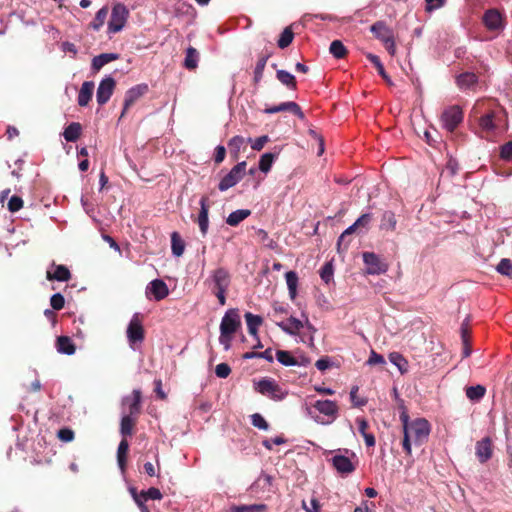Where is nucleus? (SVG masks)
I'll return each instance as SVG.
<instances>
[{
	"label": "nucleus",
	"instance_id": "obj_62",
	"mask_svg": "<svg viewBox=\"0 0 512 512\" xmlns=\"http://www.w3.org/2000/svg\"><path fill=\"white\" fill-rule=\"evenodd\" d=\"M332 365V362L329 357H322L318 359L315 363V366L320 371H325L328 368H330Z\"/></svg>",
	"mask_w": 512,
	"mask_h": 512
},
{
	"label": "nucleus",
	"instance_id": "obj_6",
	"mask_svg": "<svg viewBox=\"0 0 512 512\" xmlns=\"http://www.w3.org/2000/svg\"><path fill=\"white\" fill-rule=\"evenodd\" d=\"M313 407L322 415L321 417L315 418V421L321 425L333 423L339 415V407L337 403L332 400H317Z\"/></svg>",
	"mask_w": 512,
	"mask_h": 512
},
{
	"label": "nucleus",
	"instance_id": "obj_1",
	"mask_svg": "<svg viewBox=\"0 0 512 512\" xmlns=\"http://www.w3.org/2000/svg\"><path fill=\"white\" fill-rule=\"evenodd\" d=\"M400 420L403 426L402 446L407 455L412 454V444L422 445L428 440L431 432V425L425 418H416L410 420L406 411L400 414Z\"/></svg>",
	"mask_w": 512,
	"mask_h": 512
},
{
	"label": "nucleus",
	"instance_id": "obj_59",
	"mask_svg": "<svg viewBox=\"0 0 512 512\" xmlns=\"http://www.w3.org/2000/svg\"><path fill=\"white\" fill-rule=\"evenodd\" d=\"M446 0H426V11L432 12L444 6Z\"/></svg>",
	"mask_w": 512,
	"mask_h": 512
},
{
	"label": "nucleus",
	"instance_id": "obj_24",
	"mask_svg": "<svg viewBox=\"0 0 512 512\" xmlns=\"http://www.w3.org/2000/svg\"><path fill=\"white\" fill-rule=\"evenodd\" d=\"M56 348L59 353L65 355H73L76 350L73 341L67 336L57 338Z\"/></svg>",
	"mask_w": 512,
	"mask_h": 512
},
{
	"label": "nucleus",
	"instance_id": "obj_60",
	"mask_svg": "<svg viewBox=\"0 0 512 512\" xmlns=\"http://www.w3.org/2000/svg\"><path fill=\"white\" fill-rule=\"evenodd\" d=\"M58 437L64 442H70L74 439V432L68 428L60 429L58 432Z\"/></svg>",
	"mask_w": 512,
	"mask_h": 512
},
{
	"label": "nucleus",
	"instance_id": "obj_42",
	"mask_svg": "<svg viewBox=\"0 0 512 512\" xmlns=\"http://www.w3.org/2000/svg\"><path fill=\"white\" fill-rule=\"evenodd\" d=\"M277 79L288 88H295L296 87V81L294 75H292L290 72L286 70H277L276 73Z\"/></svg>",
	"mask_w": 512,
	"mask_h": 512
},
{
	"label": "nucleus",
	"instance_id": "obj_34",
	"mask_svg": "<svg viewBox=\"0 0 512 512\" xmlns=\"http://www.w3.org/2000/svg\"><path fill=\"white\" fill-rule=\"evenodd\" d=\"M486 393V388L483 385L469 386L466 388V396L472 402L480 401Z\"/></svg>",
	"mask_w": 512,
	"mask_h": 512
},
{
	"label": "nucleus",
	"instance_id": "obj_29",
	"mask_svg": "<svg viewBox=\"0 0 512 512\" xmlns=\"http://www.w3.org/2000/svg\"><path fill=\"white\" fill-rule=\"evenodd\" d=\"M397 220L392 211H385L381 217L380 228L386 231H394L396 229Z\"/></svg>",
	"mask_w": 512,
	"mask_h": 512
},
{
	"label": "nucleus",
	"instance_id": "obj_31",
	"mask_svg": "<svg viewBox=\"0 0 512 512\" xmlns=\"http://www.w3.org/2000/svg\"><path fill=\"white\" fill-rule=\"evenodd\" d=\"M199 61V53L193 47H188L184 59V67L189 70L197 68Z\"/></svg>",
	"mask_w": 512,
	"mask_h": 512
},
{
	"label": "nucleus",
	"instance_id": "obj_45",
	"mask_svg": "<svg viewBox=\"0 0 512 512\" xmlns=\"http://www.w3.org/2000/svg\"><path fill=\"white\" fill-rule=\"evenodd\" d=\"M330 53L337 59H341L346 55V48L340 40H334L330 44Z\"/></svg>",
	"mask_w": 512,
	"mask_h": 512
},
{
	"label": "nucleus",
	"instance_id": "obj_7",
	"mask_svg": "<svg viewBox=\"0 0 512 512\" xmlns=\"http://www.w3.org/2000/svg\"><path fill=\"white\" fill-rule=\"evenodd\" d=\"M127 340L132 350H137L144 340V327L139 313H135L128 324L126 330Z\"/></svg>",
	"mask_w": 512,
	"mask_h": 512
},
{
	"label": "nucleus",
	"instance_id": "obj_46",
	"mask_svg": "<svg viewBox=\"0 0 512 512\" xmlns=\"http://www.w3.org/2000/svg\"><path fill=\"white\" fill-rule=\"evenodd\" d=\"M107 15H108V9H107V7H103V8H101V9L96 13V16H95L94 20L91 22V24H90V25H91V27H92L94 30H96V31H97V30H99V29L103 26V24H104V22H105V20H106Z\"/></svg>",
	"mask_w": 512,
	"mask_h": 512
},
{
	"label": "nucleus",
	"instance_id": "obj_9",
	"mask_svg": "<svg viewBox=\"0 0 512 512\" xmlns=\"http://www.w3.org/2000/svg\"><path fill=\"white\" fill-rule=\"evenodd\" d=\"M482 22L487 30L491 32H501L505 29V16L496 8L485 11Z\"/></svg>",
	"mask_w": 512,
	"mask_h": 512
},
{
	"label": "nucleus",
	"instance_id": "obj_4",
	"mask_svg": "<svg viewBox=\"0 0 512 512\" xmlns=\"http://www.w3.org/2000/svg\"><path fill=\"white\" fill-rule=\"evenodd\" d=\"M277 326L289 335L298 336L299 341L313 345L315 328L308 321L304 323L295 317H290L285 321L277 322Z\"/></svg>",
	"mask_w": 512,
	"mask_h": 512
},
{
	"label": "nucleus",
	"instance_id": "obj_8",
	"mask_svg": "<svg viewBox=\"0 0 512 512\" xmlns=\"http://www.w3.org/2000/svg\"><path fill=\"white\" fill-rule=\"evenodd\" d=\"M128 16L129 11L124 4L118 3L114 5L108 22V33L115 34L120 32L124 28Z\"/></svg>",
	"mask_w": 512,
	"mask_h": 512
},
{
	"label": "nucleus",
	"instance_id": "obj_5",
	"mask_svg": "<svg viewBox=\"0 0 512 512\" xmlns=\"http://www.w3.org/2000/svg\"><path fill=\"white\" fill-rule=\"evenodd\" d=\"M254 389L275 401H281L288 395V391L283 389L275 380L266 377L254 381Z\"/></svg>",
	"mask_w": 512,
	"mask_h": 512
},
{
	"label": "nucleus",
	"instance_id": "obj_50",
	"mask_svg": "<svg viewBox=\"0 0 512 512\" xmlns=\"http://www.w3.org/2000/svg\"><path fill=\"white\" fill-rule=\"evenodd\" d=\"M251 423L254 427H256L260 430L267 431L269 428L267 421L259 413H255V414L251 415Z\"/></svg>",
	"mask_w": 512,
	"mask_h": 512
},
{
	"label": "nucleus",
	"instance_id": "obj_48",
	"mask_svg": "<svg viewBox=\"0 0 512 512\" xmlns=\"http://www.w3.org/2000/svg\"><path fill=\"white\" fill-rule=\"evenodd\" d=\"M294 35L290 28H285L280 35L278 40V46L281 49L288 47L293 41Z\"/></svg>",
	"mask_w": 512,
	"mask_h": 512
},
{
	"label": "nucleus",
	"instance_id": "obj_3",
	"mask_svg": "<svg viewBox=\"0 0 512 512\" xmlns=\"http://www.w3.org/2000/svg\"><path fill=\"white\" fill-rule=\"evenodd\" d=\"M231 283V276L225 268H217L205 280V284L217 297L220 305L226 304V293Z\"/></svg>",
	"mask_w": 512,
	"mask_h": 512
},
{
	"label": "nucleus",
	"instance_id": "obj_18",
	"mask_svg": "<svg viewBox=\"0 0 512 512\" xmlns=\"http://www.w3.org/2000/svg\"><path fill=\"white\" fill-rule=\"evenodd\" d=\"M282 111H290V112L294 113L295 115H297L300 119L304 118V114H303L300 106L293 101L283 102L279 105L272 106V107L265 109V113H267V114H274V113H278V112H282Z\"/></svg>",
	"mask_w": 512,
	"mask_h": 512
},
{
	"label": "nucleus",
	"instance_id": "obj_52",
	"mask_svg": "<svg viewBox=\"0 0 512 512\" xmlns=\"http://www.w3.org/2000/svg\"><path fill=\"white\" fill-rule=\"evenodd\" d=\"M141 497L143 501H146L148 499L151 500H160L162 499V493L158 488L151 487L147 491H143L141 493Z\"/></svg>",
	"mask_w": 512,
	"mask_h": 512
},
{
	"label": "nucleus",
	"instance_id": "obj_56",
	"mask_svg": "<svg viewBox=\"0 0 512 512\" xmlns=\"http://www.w3.org/2000/svg\"><path fill=\"white\" fill-rule=\"evenodd\" d=\"M231 373V368L226 363H220L215 368V374L219 378H227Z\"/></svg>",
	"mask_w": 512,
	"mask_h": 512
},
{
	"label": "nucleus",
	"instance_id": "obj_37",
	"mask_svg": "<svg viewBox=\"0 0 512 512\" xmlns=\"http://www.w3.org/2000/svg\"><path fill=\"white\" fill-rule=\"evenodd\" d=\"M277 157L278 153H264L263 155H261L259 160V169L263 173H268Z\"/></svg>",
	"mask_w": 512,
	"mask_h": 512
},
{
	"label": "nucleus",
	"instance_id": "obj_49",
	"mask_svg": "<svg viewBox=\"0 0 512 512\" xmlns=\"http://www.w3.org/2000/svg\"><path fill=\"white\" fill-rule=\"evenodd\" d=\"M245 142V139L242 136H234L232 139H230L228 143V147L232 153H234L235 156L238 155L240 152L243 144Z\"/></svg>",
	"mask_w": 512,
	"mask_h": 512
},
{
	"label": "nucleus",
	"instance_id": "obj_39",
	"mask_svg": "<svg viewBox=\"0 0 512 512\" xmlns=\"http://www.w3.org/2000/svg\"><path fill=\"white\" fill-rule=\"evenodd\" d=\"M285 279L289 291V296L294 299L297 295L298 276L294 271H288L285 274Z\"/></svg>",
	"mask_w": 512,
	"mask_h": 512
},
{
	"label": "nucleus",
	"instance_id": "obj_47",
	"mask_svg": "<svg viewBox=\"0 0 512 512\" xmlns=\"http://www.w3.org/2000/svg\"><path fill=\"white\" fill-rule=\"evenodd\" d=\"M320 277L326 284L333 281L334 268L331 262H327L322 266L320 270Z\"/></svg>",
	"mask_w": 512,
	"mask_h": 512
},
{
	"label": "nucleus",
	"instance_id": "obj_23",
	"mask_svg": "<svg viewBox=\"0 0 512 512\" xmlns=\"http://www.w3.org/2000/svg\"><path fill=\"white\" fill-rule=\"evenodd\" d=\"M128 450H129V444H128L127 440L126 439L121 440V442L118 445V449H117V465L123 475L126 472Z\"/></svg>",
	"mask_w": 512,
	"mask_h": 512
},
{
	"label": "nucleus",
	"instance_id": "obj_26",
	"mask_svg": "<svg viewBox=\"0 0 512 512\" xmlns=\"http://www.w3.org/2000/svg\"><path fill=\"white\" fill-rule=\"evenodd\" d=\"M245 320L247 324L248 333L251 336H254L257 338V331L260 325L262 324V318L258 315H254L250 312H247L245 314Z\"/></svg>",
	"mask_w": 512,
	"mask_h": 512
},
{
	"label": "nucleus",
	"instance_id": "obj_17",
	"mask_svg": "<svg viewBox=\"0 0 512 512\" xmlns=\"http://www.w3.org/2000/svg\"><path fill=\"white\" fill-rule=\"evenodd\" d=\"M141 393L139 390H133L130 396L123 399V410H127L130 415H136L140 410Z\"/></svg>",
	"mask_w": 512,
	"mask_h": 512
},
{
	"label": "nucleus",
	"instance_id": "obj_28",
	"mask_svg": "<svg viewBox=\"0 0 512 512\" xmlns=\"http://www.w3.org/2000/svg\"><path fill=\"white\" fill-rule=\"evenodd\" d=\"M118 58L117 54L114 53H103L98 56H95L92 60V68L94 70H100L106 64L116 60Z\"/></svg>",
	"mask_w": 512,
	"mask_h": 512
},
{
	"label": "nucleus",
	"instance_id": "obj_14",
	"mask_svg": "<svg viewBox=\"0 0 512 512\" xmlns=\"http://www.w3.org/2000/svg\"><path fill=\"white\" fill-rule=\"evenodd\" d=\"M145 294L148 299L161 301L168 296L169 289L163 280L154 279L146 286Z\"/></svg>",
	"mask_w": 512,
	"mask_h": 512
},
{
	"label": "nucleus",
	"instance_id": "obj_20",
	"mask_svg": "<svg viewBox=\"0 0 512 512\" xmlns=\"http://www.w3.org/2000/svg\"><path fill=\"white\" fill-rule=\"evenodd\" d=\"M52 268H54V271L51 269L47 270V279L48 280H56L60 282H66L70 279L71 274L69 269L64 265H52Z\"/></svg>",
	"mask_w": 512,
	"mask_h": 512
},
{
	"label": "nucleus",
	"instance_id": "obj_61",
	"mask_svg": "<svg viewBox=\"0 0 512 512\" xmlns=\"http://www.w3.org/2000/svg\"><path fill=\"white\" fill-rule=\"evenodd\" d=\"M302 508L306 511V512H319L320 510V504L318 502L317 499L313 498L311 499V502H310V506H308L306 504V502L303 500L302 501Z\"/></svg>",
	"mask_w": 512,
	"mask_h": 512
},
{
	"label": "nucleus",
	"instance_id": "obj_43",
	"mask_svg": "<svg viewBox=\"0 0 512 512\" xmlns=\"http://www.w3.org/2000/svg\"><path fill=\"white\" fill-rule=\"evenodd\" d=\"M276 358L279 363L284 366H296L298 365L297 360L288 351L279 350L276 353Z\"/></svg>",
	"mask_w": 512,
	"mask_h": 512
},
{
	"label": "nucleus",
	"instance_id": "obj_35",
	"mask_svg": "<svg viewBox=\"0 0 512 512\" xmlns=\"http://www.w3.org/2000/svg\"><path fill=\"white\" fill-rule=\"evenodd\" d=\"M479 126L483 132L494 133L496 130V124L494 121V114L488 113L483 115L479 119Z\"/></svg>",
	"mask_w": 512,
	"mask_h": 512
},
{
	"label": "nucleus",
	"instance_id": "obj_53",
	"mask_svg": "<svg viewBox=\"0 0 512 512\" xmlns=\"http://www.w3.org/2000/svg\"><path fill=\"white\" fill-rule=\"evenodd\" d=\"M64 297L61 293H55L50 298V304L53 309L60 310L64 307Z\"/></svg>",
	"mask_w": 512,
	"mask_h": 512
},
{
	"label": "nucleus",
	"instance_id": "obj_58",
	"mask_svg": "<svg viewBox=\"0 0 512 512\" xmlns=\"http://www.w3.org/2000/svg\"><path fill=\"white\" fill-rule=\"evenodd\" d=\"M266 62H267V59L266 58H261L256 66H255V70H254V78H255V81H259L263 75V71L265 69V66H266Z\"/></svg>",
	"mask_w": 512,
	"mask_h": 512
},
{
	"label": "nucleus",
	"instance_id": "obj_21",
	"mask_svg": "<svg viewBox=\"0 0 512 512\" xmlns=\"http://www.w3.org/2000/svg\"><path fill=\"white\" fill-rule=\"evenodd\" d=\"M476 455L480 462L488 461L492 456L491 440L484 438L476 444Z\"/></svg>",
	"mask_w": 512,
	"mask_h": 512
},
{
	"label": "nucleus",
	"instance_id": "obj_30",
	"mask_svg": "<svg viewBox=\"0 0 512 512\" xmlns=\"http://www.w3.org/2000/svg\"><path fill=\"white\" fill-rule=\"evenodd\" d=\"M250 214L251 212L248 209H238L236 211L231 212L228 215L226 222L230 226H237L240 222L245 220Z\"/></svg>",
	"mask_w": 512,
	"mask_h": 512
},
{
	"label": "nucleus",
	"instance_id": "obj_64",
	"mask_svg": "<svg viewBox=\"0 0 512 512\" xmlns=\"http://www.w3.org/2000/svg\"><path fill=\"white\" fill-rule=\"evenodd\" d=\"M501 157L506 160L512 158V141L502 146Z\"/></svg>",
	"mask_w": 512,
	"mask_h": 512
},
{
	"label": "nucleus",
	"instance_id": "obj_57",
	"mask_svg": "<svg viewBox=\"0 0 512 512\" xmlns=\"http://www.w3.org/2000/svg\"><path fill=\"white\" fill-rule=\"evenodd\" d=\"M23 206V200L18 196H12L8 202V209L11 212L19 211Z\"/></svg>",
	"mask_w": 512,
	"mask_h": 512
},
{
	"label": "nucleus",
	"instance_id": "obj_16",
	"mask_svg": "<svg viewBox=\"0 0 512 512\" xmlns=\"http://www.w3.org/2000/svg\"><path fill=\"white\" fill-rule=\"evenodd\" d=\"M148 91V86L146 84H139L132 88H130L125 93L124 98V108L121 113V117L125 115L127 110L139 99L141 98L146 92Z\"/></svg>",
	"mask_w": 512,
	"mask_h": 512
},
{
	"label": "nucleus",
	"instance_id": "obj_41",
	"mask_svg": "<svg viewBox=\"0 0 512 512\" xmlns=\"http://www.w3.org/2000/svg\"><path fill=\"white\" fill-rule=\"evenodd\" d=\"M267 509L265 504L234 505L230 512H264Z\"/></svg>",
	"mask_w": 512,
	"mask_h": 512
},
{
	"label": "nucleus",
	"instance_id": "obj_11",
	"mask_svg": "<svg viewBox=\"0 0 512 512\" xmlns=\"http://www.w3.org/2000/svg\"><path fill=\"white\" fill-rule=\"evenodd\" d=\"M463 120V112L459 106H450L446 108L441 115L443 128L452 132Z\"/></svg>",
	"mask_w": 512,
	"mask_h": 512
},
{
	"label": "nucleus",
	"instance_id": "obj_13",
	"mask_svg": "<svg viewBox=\"0 0 512 512\" xmlns=\"http://www.w3.org/2000/svg\"><path fill=\"white\" fill-rule=\"evenodd\" d=\"M350 457L347 455L336 454L332 457V465L340 474H350L356 469L354 460L357 459L355 453L351 452Z\"/></svg>",
	"mask_w": 512,
	"mask_h": 512
},
{
	"label": "nucleus",
	"instance_id": "obj_63",
	"mask_svg": "<svg viewBox=\"0 0 512 512\" xmlns=\"http://www.w3.org/2000/svg\"><path fill=\"white\" fill-rule=\"evenodd\" d=\"M61 49L66 53H71L73 57H75L78 52L76 46L68 41H65L61 44Z\"/></svg>",
	"mask_w": 512,
	"mask_h": 512
},
{
	"label": "nucleus",
	"instance_id": "obj_44",
	"mask_svg": "<svg viewBox=\"0 0 512 512\" xmlns=\"http://www.w3.org/2000/svg\"><path fill=\"white\" fill-rule=\"evenodd\" d=\"M367 58L371 61V63H373L375 65V67L377 68L378 70V73L382 76V78L387 82L388 85H392L393 82L391 80V78L386 74L385 70H384V67L379 59L378 56L374 55V54H368L367 55Z\"/></svg>",
	"mask_w": 512,
	"mask_h": 512
},
{
	"label": "nucleus",
	"instance_id": "obj_32",
	"mask_svg": "<svg viewBox=\"0 0 512 512\" xmlns=\"http://www.w3.org/2000/svg\"><path fill=\"white\" fill-rule=\"evenodd\" d=\"M171 250L172 254L176 257H180L184 253L185 243L178 232L171 234Z\"/></svg>",
	"mask_w": 512,
	"mask_h": 512
},
{
	"label": "nucleus",
	"instance_id": "obj_55",
	"mask_svg": "<svg viewBox=\"0 0 512 512\" xmlns=\"http://www.w3.org/2000/svg\"><path fill=\"white\" fill-rule=\"evenodd\" d=\"M385 363V358L381 354L376 353L374 350L371 351L370 356L367 360L368 365H383Z\"/></svg>",
	"mask_w": 512,
	"mask_h": 512
},
{
	"label": "nucleus",
	"instance_id": "obj_38",
	"mask_svg": "<svg viewBox=\"0 0 512 512\" xmlns=\"http://www.w3.org/2000/svg\"><path fill=\"white\" fill-rule=\"evenodd\" d=\"M273 478L270 475L262 474L251 486L252 491L261 489L262 491H270L272 486Z\"/></svg>",
	"mask_w": 512,
	"mask_h": 512
},
{
	"label": "nucleus",
	"instance_id": "obj_12",
	"mask_svg": "<svg viewBox=\"0 0 512 512\" xmlns=\"http://www.w3.org/2000/svg\"><path fill=\"white\" fill-rule=\"evenodd\" d=\"M363 262L366 265V273L369 275L384 274L388 270V265L373 252L363 253Z\"/></svg>",
	"mask_w": 512,
	"mask_h": 512
},
{
	"label": "nucleus",
	"instance_id": "obj_22",
	"mask_svg": "<svg viewBox=\"0 0 512 512\" xmlns=\"http://www.w3.org/2000/svg\"><path fill=\"white\" fill-rule=\"evenodd\" d=\"M94 83L92 81H85L79 91L78 94V104L82 107H85L90 102L93 92H94Z\"/></svg>",
	"mask_w": 512,
	"mask_h": 512
},
{
	"label": "nucleus",
	"instance_id": "obj_10",
	"mask_svg": "<svg viewBox=\"0 0 512 512\" xmlns=\"http://www.w3.org/2000/svg\"><path fill=\"white\" fill-rule=\"evenodd\" d=\"M246 165V161L237 163L230 172L221 179L218 186L219 190L226 191L235 186L244 177Z\"/></svg>",
	"mask_w": 512,
	"mask_h": 512
},
{
	"label": "nucleus",
	"instance_id": "obj_19",
	"mask_svg": "<svg viewBox=\"0 0 512 512\" xmlns=\"http://www.w3.org/2000/svg\"><path fill=\"white\" fill-rule=\"evenodd\" d=\"M208 199L206 197H202L200 200V212L197 218V223L199 225L200 232L203 236H205L208 232L209 228V206L207 203Z\"/></svg>",
	"mask_w": 512,
	"mask_h": 512
},
{
	"label": "nucleus",
	"instance_id": "obj_27",
	"mask_svg": "<svg viewBox=\"0 0 512 512\" xmlns=\"http://www.w3.org/2000/svg\"><path fill=\"white\" fill-rule=\"evenodd\" d=\"M82 127L78 122L70 123L63 132V137L68 142H75L81 135Z\"/></svg>",
	"mask_w": 512,
	"mask_h": 512
},
{
	"label": "nucleus",
	"instance_id": "obj_33",
	"mask_svg": "<svg viewBox=\"0 0 512 512\" xmlns=\"http://www.w3.org/2000/svg\"><path fill=\"white\" fill-rule=\"evenodd\" d=\"M477 82V77L474 73L466 72L463 74H460L457 77V85L461 89H470L473 87Z\"/></svg>",
	"mask_w": 512,
	"mask_h": 512
},
{
	"label": "nucleus",
	"instance_id": "obj_36",
	"mask_svg": "<svg viewBox=\"0 0 512 512\" xmlns=\"http://www.w3.org/2000/svg\"><path fill=\"white\" fill-rule=\"evenodd\" d=\"M389 361L398 368L401 374H404L408 371V361L402 354L398 352L390 353Z\"/></svg>",
	"mask_w": 512,
	"mask_h": 512
},
{
	"label": "nucleus",
	"instance_id": "obj_2",
	"mask_svg": "<svg viewBox=\"0 0 512 512\" xmlns=\"http://www.w3.org/2000/svg\"><path fill=\"white\" fill-rule=\"evenodd\" d=\"M240 327L241 318L238 309H228L222 317L219 336V342L226 351L230 349L233 335Z\"/></svg>",
	"mask_w": 512,
	"mask_h": 512
},
{
	"label": "nucleus",
	"instance_id": "obj_25",
	"mask_svg": "<svg viewBox=\"0 0 512 512\" xmlns=\"http://www.w3.org/2000/svg\"><path fill=\"white\" fill-rule=\"evenodd\" d=\"M370 30L382 42L389 40L393 36L392 31L381 21L374 23Z\"/></svg>",
	"mask_w": 512,
	"mask_h": 512
},
{
	"label": "nucleus",
	"instance_id": "obj_54",
	"mask_svg": "<svg viewBox=\"0 0 512 512\" xmlns=\"http://www.w3.org/2000/svg\"><path fill=\"white\" fill-rule=\"evenodd\" d=\"M269 138L266 135L260 136L254 140L251 138L248 141L251 143V148L256 151H260L264 145L268 142Z\"/></svg>",
	"mask_w": 512,
	"mask_h": 512
},
{
	"label": "nucleus",
	"instance_id": "obj_51",
	"mask_svg": "<svg viewBox=\"0 0 512 512\" xmlns=\"http://www.w3.org/2000/svg\"><path fill=\"white\" fill-rule=\"evenodd\" d=\"M497 271L506 276H512V262L511 260L504 258L497 265Z\"/></svg>",
	"mask_w": 512,
	"mask_h": 512
},
{
	"label": "nucleus",
	"instance_id": "obj_40",
	"mask_svg": "<svg viewBox=\"0 0 512 512\" xmlns=\"http://www.w3.org/2000/svg\"><path fill=\"white\" fill-rule=\"evenodd\" d=\"M134 415L123 413L121 418L120 433L122 436H128L132 434L134 426Z\"/></svg>",
	"mask_w": 512,
	"mask_h": 512
},
{
	"label": "nucleus",
	"instance_id": "obj_15",
	"mask_svg": "<svg viewBox=\"0 0 512 512\" xmlns=\"http://www.w3.org/2000/svg\"><path fill=\"white\" fill-rule=\"evenodd\" d=\"M115 80L111 76H106L101 80L96 92V99L99 105L106 104L113 94Z\"/></svg>",
	"mask_w": 512,
	"mask_h": 512
}]
</instances>
